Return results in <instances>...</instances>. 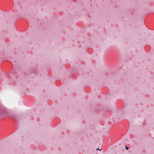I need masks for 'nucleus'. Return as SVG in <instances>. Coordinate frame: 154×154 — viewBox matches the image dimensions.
<instances>
[{
	"label": "nucleus",
	"instance_id": "obj_1",
	"mask_svg": "<svg viewBox=\"0 0 154 154\" xmlns=\"http://www.w3.org/2000/svg\"><path fill=\"white\" fill-rule=\"evenodd\" d=\"M0 116H9L13 118L15 120L18 117L17 115L9 112L7 109L2 106H0Z\"/></svg>",
	"mask_w": 154,
	"mask_h": 154
},
{
	"label": "nucleus",
	"instance_id": "obj_2",
	"mask_svg": "<svg viewBox=\"0 0 154 154\" xmlns=\"http://www.w3.org/2000/svg\"><path fill=\"white\" fill-rule=\"evenodd\" d=\"M125 149L127 150H128V149H129V148L127 147L126 146H125Z\"/></svg>",
	"mask_w": 154,
	"mask_h": 154
},
{
	"label": "nucleus",
	"instance_id": "obj_3",
	"mask_svg": "<svg viewBox=\"0 0 154 154\" xmlns=\"http://www.w3.org/2000/svg\"><path fill=\"white\" fill-rule=\"evenodd\" d=\"M97 150H99V148H97Z\"/></svg>",
	"mask_w": 154,
	"mask_h": 154
},
{
	"label": "nucleus",
	"instance_id": "obj_4",
	"mask_svg": "<svg viewBox=\"0 0 154 154\" xmlns=\"http://www.w3.org/2000/svg\"><path fill=\"white\" fill-rule=\"evenodd\" d=\"M100 151H101V149H100Z\"/></svg>",
	"mask_w": 154,
	"mask_h": 154
}]
</instances>
